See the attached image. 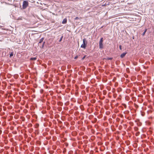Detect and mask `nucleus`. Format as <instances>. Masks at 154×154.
<instances>
[{
	"label": "nucleus",
	"instance_id": "1",
	"mask_svg": "<svg viewBox=\"0 0 154 154\" xmlns=\"http://www.w3.org/2000/svg\"><path fill=\"white\" fill-rule=\"evenodd\" d=\"M29 3L27 1L24 0L23 2L22 8L23 9H25L28 6Z\"/></svg>",
	"mask_w": 154,
	"mask_h": 154
},
{
	"label": "nucleus",
	"instance_id": "2",
	"mask_svg": "<svg viewBox=\"0 0 154 154\" xmlns=\"http://www.w3.org/2000/svg\"><path fill=\"white\" fill-rule=\"evenodd\" d=\"M103 38H101L100 39V41H99V48L100 49H102L103 48Z\"/></svg>",
	"mask_w": 154,
	"mask_h": 154
},
{
	"label": "nucleus",
	"instance_id": "3",
	"mask_svg": "<svg viewBox=\"0 0 154 154\" xmlns=\"http://www.w3.org/2000/svg\"><path fill=\"white\" fill-rule=\"evenodd\" d=\"M135 122H137V124L138 126H140L141 125L142 123L138 119L136 120Z\"/></svg>",
	"mask_w": 154,
	"mask_h": 154
},
{
	"label": "nucleus",
	"instance_id": "4",
	"mask_svg": "<svg viewBox=\"0 0 154 154\" xmlns=\"http://www.w3.org/2000/svg\"><path fill=\"white\" fill-rule=\"evenodd\" d=\"M127 53L126 52L123 53H122V54H121L120 57L121 58H123L124 57H125V55Z\"/></svg>",
	"mask_w": 154,
	"mask_h": 154
},
{
	"label": "nucleus",
	"instance_id": "5",
	"mask_svg": "<svg viewBox=\"0 0 154 154\" xmlns=\"http://www.w3.org/2000/svg\"><path fill=\"white\" fill-rule=\"evenodd\" d=\"M66 22H67V19H66V18H65L63 20L62 22V23L63 24H65L66 23Z\"/></svg>",
	"mask_w": 154,
	"mask_h": 154
},
{
	"label": "nucleus",
	"instance_id": "6",
	"mask_svg": "<svg viewBox=\"0 0 154 154\" xmlns=\"http://www.w3.org/2000/svg\"><path fill=\"white\" fill-rule=\"evenodd\" d=\"M44 39V38H42L40 40V41L38 43V45H39L43 41V40Z\"/></svg>",
	"mask_w": 154,
	"mask_h": 154
},
{
	"label": "nucleus",
	"instance_id": "7",
	"mask_svg": "<svg viewBox=\"0 0 154 154\" xmlns=\"http://www.w3.org/2000/svg\"><path fill=\"white\" fill-rule=\"evenodd\" d=\"M83 44H86L87 45V41L86 38H84L83 40Z\"/></svg>",
	"mask_w": 154,
	"mask_h": 154
},
{
	"label": "nucleus",
	"instance_id": "8",
	"mask_svg": "<svg viewBox=\"0 0 154 154\" xmlns=\"http://www.w3.org/2000/svg\"><path fill=\"white\" fill-rule=\"evenodd\" d=\"M86 46V44H82L81 45V47L82 48H84V49H85Z\"/></svg>",
	"mask_w": 154,
	"mask_h": 154
},
{
	"label": "nucleus",
	"instance_id": "9",
	"mask_svg": "<svg viewBox=\"0 0 154 154\" xmlns=\"http://www.w3.org/2000/svg\"><path fill=\"white\" fill-rule=\"evenodd\" d=\"M36 59L37 58L36 57H31L30 59V60H36Z\"/></svg>",
	"mask_w": 154,
	"mask_h": 154
},
{
	"label": "nucleus",
	"instance_id": "10",
	"mask_svg": "<svg viewBox=\"0 0 154 154\" xmlns=\"http://www.w3.org/2000/svg\"><path fill=\"white\" fill-rule=\"evenodd\" d=\"M45 43V42H43L42 43V47H40L42 48H43V47H44Z\"/></svg>",
	"mask_w": 154,
	"mask_h": 154
},
{
	"label": "nucleus",
	"instance_id": "11",
	"mask_svg": "<svg viewBox=\"0 0 154 154\" xmlns=\"http://www.w3.org/2000/svg\"><path fill=\"white\" fill-rule=\"evenodd\" d=\"M63 38V35L60 38V40H59V42H60L62 40V39Z\"/></svg>",
	"mask_w": 154,
	"mask_h": 154
},
{
	"label": "nucleus",
	"instance_id": "12",
	"mask_svg": "<svg viewBox=\"0 0 154 154\" xmlns=\"http://www.w3.org/2000/svg\"><path fill=\"white\" fill-rule=\"evenodd\" d=\"M13 55V52H11L10 54V57H12Z\"/></svg>",
	"mask_w": 154,
	"mask_h": 154
},
{
	"label": "nucleus",
	"instance_id": "13",
	"mask_svg": "<svg viewBox=\"0 0 154 154\" xmlns=\"http://www.w3.org/2000/svg\"><path fill=\"white\" fill-rule=\"evenodd\" d=\"M112 57H108L107 58V59L108 60H112Z\"/></svg>",
	"mask_w": 154,
	"mask_h": 154
},
{
	"label": "nucleus",
	"instance_id": "14",
	"mask_svg": "<svg viewBox=\"0 0 154 154\" xmlns=\"http://www.w3.org/2000/svg\"><path fill=\"white\" fill-rule=\"evenodd\" d=\"M79 19V18L78 17H76L75 18V20H77Z\"/></svg>",
	"mask_w": 154,
	"mask_h": 154
},
{
	"label": "nucleus",
	"instance_id": "15",
	"mask_svg": "<svg viewBox=\"0 0 154 154\" xmlns=\"http://www.w3.org/2000/svg\"><path fill=\"white\" fill-rule=\"evenodd\" d=\"M119 48L120 50H122V46L121 45H119Z\"/></svg>",
	"mask_w": 154,
	"mask_h": 154
},
{
	"label": "nucleus",
	"instance_id": "16",
	"mask_svg": "<svg viewBox=\"0 0 154 154\" xmlns=\"http://www.w3.org/2000/svg\"><path fill=\"white\" fill-rule=\"evenodd\" d=\"M78 57V56L77 55H76L74 57V59H77Z\"/></svg>",
	"mask_w": 154,
	"mask_h": 154
},
{
	"label": "nucleus",
	"instance_id": "17",
	"mask_svg": "<svg viewBox=\"0 0 154 154\" xmlns=\"http://www.w3.org/2000/svg\"><path fill=\"white\" fill-rule=\"evenodd\" d=\"M39 126V125L38 124H36V128H38Z\"/></svg>",
	"mask_w": 154,
	"mask_h": 154
},
{
	"label": "nucleus",
	"instance_id": "18",
	"mask_svg": "<svg viewBox=\"0 0 154 154\" xmlns=\"http://www.w3.org/2000/svg\"><path fill=\"white\" fill-rule=\"evenodd\" d=\"M86 55L84 56L82 58V60H84L85 58L86 57Z\"/></svg>",
	"mask_w": 154,
	"mask_h": 154
},
{
	"label": "nucleus",
	"instance_id": "19",
	"mask_svg": "<svg viewBox=\"0 0 154 154\" xmlns=\"http://www.w3.org/2000/svg\"><path fill=\"white\" fill-rule=\"evenodd\" d=\"M145 33L146 32H144L143 33H142V35L143 36L144 35H145Z\"/></svg>",
	"mask_w": 154,
	"mask_h": 154
},
{
	"label": "nucleus",
	"instance_id": "20",
	"mask_svg": "<svg viewBox=\"0 0 154 154\" xmlns=\"http://www.w3.org/2000/svg\"><path fill=\"white\" fill-rule=\"evenodd\" d=\"M29 127H31L32 126V124H29Z\"/></svg>",
	"mask_w": 154,
	"mask_h": 154
},
{
	"label": "nucleus",
	"instance_id": "21",
	"mask_svg": "<svg viewBox=\"0 0 154 154\" xmlns=\"http://www.w3.org/2000/svg\"><path fill=\"white\" fill-rule=\"evenodd\" d=\"M147 29H146L144 32H146V31H147Z\"/></svg>",
	"mask_w": 154,
	"mask_h": 154
}]
</instances>
